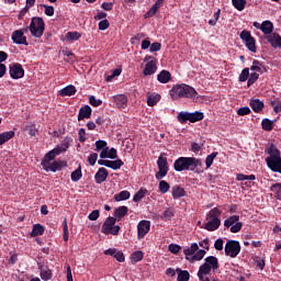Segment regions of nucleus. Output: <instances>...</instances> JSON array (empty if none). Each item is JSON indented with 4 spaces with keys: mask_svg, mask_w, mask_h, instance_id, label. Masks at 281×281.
I'll return each mask as SVG.
<instances>
[{
    "mask_svg": "<svg viewBox=\"0 0 281 281\" xmlns=\"http://www.w3.org/2000/svg\"><path fill=\"white\" fill-rule=\"evenodd\" d=\"M203 162L201 159L195 157H180L173 162V169L176 172H183L190 170L191 172L196 170V168H202Z\"/></svg>",
    "mask_w": 281,
    "mask_h": 281,
    "instance_id": "1",
    "label": "nucleus"
},
{
    "mask_svg": "<svg viewBox=\"0 0 281 281\" xmlns=\"http://www.w3.org/2000/svg\"><path fill=\"white\" fill-rule=\"evenodd\" d=\"M169 94L172 98V100H180V98H188V99L198 98L199 92H196V90L191 86L182 83V85L173 86L169 91Z\"/></svg>",
    "mask_w": 281,
    "mask_h": 281,
    "instance_id": "2",
    "label": "nucleus"
},
{
    "mask_svg": "<svg viewBox=\"0 0 281 281\" xmlns=\"http://www.w3.org/2000/svg\"><path fill=\"white\" fill-rule=\"evenodd\" d=\"M221 214H223V211L218 207L212 209L207 214H206V221L207 223L204 224V228L206 232H216L221 227Z\"/></svg>",
    "mask_w": 281,
    "mask_h": 281,
    "instance_id": "3",
    "label": "nucleus"
},
{
    "mask_svg": "<svg viewBox=\"0 0 281 281\" xmlns=\"http://www.w3.org/2000/svg\"><path fill=\"white\" fill-rule=\"evenodd\" d=\"M218 269V259L214 256H209L204 259V263L200 266L198 271V278H203V276H210V273Z\"/></svg>",
    "mask_w": 281,
    "mask_h": 281,
    "instance_id": "4",
    "label": "nucleus"
},
{
    "mask_svg": "<svg viewBox=\"0 0 281 281\" xmlns=\"http://www.w3.org/2000/svg\"><path fill=\"white\" fill-rule=\"evenodd\" d=\"M26 29L30 30L31 35L34 36V38H41L43 34H45V20H43V18L34 16Z\"/></svg>",
    "mask_w": 281,
    "mask_h": 281,
    "instance_id": "5",
    "label": "nucleus"
},
{
    "mask_svg": "<svg viewBox=\"0 0 281 281\" xmlns=\"http://www.w3.org/2000/svg\"><path fill=\"white\" fill-rule=\"evenodd\" d=\"M67 148H69V146H67L66 144H61L57 147H55L54 149L49 150L43 158L41 166H47L48 164H52V161H54L56 159V157H58V155H61V153H67Z\"/></svg>",
    "mask_w": 281,
    "mask_h": 281,
    "instance_id": "6",
    "label": "nucleus"
},
{
    "mask_svg": "<svg viewBox=\"0 0 281 281\" xmlns=\"http://www.w3.org/2000/svg\"><path fill=\"white\" fill-rule=\"evenodd\" d=\"M115 217H108L102 225L101 232L105 234V236L112 235L117 236L120 234V225H115Z\"/></svg>",
    "mask_w": 281,
    "mask_h": 281,
    "instance_id": "7",
    "label": "nucleus"
},
{
    "mask_svg": "<svg viewBox=\"0 0 281 281\" xmlns=\"http://www.w3.org/2000/svg\"><path fill=\"white\" fill-rule=\"evenodd\" d=\"M157 166L158 171L156 172V179L161 181V179L168 175V158L164 154H160L158 157Z\"/></svg>",
    "mask_w": 281,
    "mask_h": 281,
    "instance_id": "8",
    "label": "nucleus"
},
{
    "mask_svg": "<svg viewBox=\"0 0 281 281\" xmlns=\"http://www.w3.org/2000/svg\"><path fill=\"white\" fill-rule=\"evenodd\" d=\"M239 221L240 216L232 215L224 221V227H231L232 234H238L243 229V223Z\"/></svg>",
    "mask_w": 281,
    "mask_h": 281,
    "instance_id": "9",
    "label": "nucleus"
},
{
    "mask_svg": "<svg viewBox=\"0 0 281 281\" xmlns=\"http://www.w3.org/2000/svg\"><path fill=\"white\" fill-rule=\"evenodd\" d=\"M239 36L241 41L245 42L246 47L247 49H249V52H252V54H256V52H258V48L256 47V38L251 36V32L243 31Z\"/></svg>",
    "mask_w": 281,
    "mask_h": 281,
    "instance_id": "10",
    "label": "nucleus"
},
{
    "mask_svg": "<svg viewBox=\"0 0 281 281\" xmlns=\"http://www.w3.org/2000/svg\"><path fill=\"white\" fill-rule=\"evenodd\" d=\"M225 254L229 258H236L240 254V243L237 240H228L225 245Z\"/></svg>",
    "mask_w": 281,
    "mask_h": 281,
    "instance_id": "11",
    "label": "nucleus"
},
{
    "mask_svg": "<svg viewBox=\"0 0 281 281\" xmlns=\"http://www.w3.org/2000/svg\"><path fill=\"white\" fill-rule=\"evenodd\" d=\"M9 74L13 80H19L25 76V70L21 64L15 63L9 66Z\"/></svg>",
    "mask_w": 281,
    "mask_h": 281,
    "instance_id": "12",
    "label": "nucleus"
},
{
    "mask_svg": "<svg viewBox=\"0 0 281 281\" xmlns=\"http://www.w3.org/2000/svg\"><path fill=\"white\" fill-rule=\"evenodd\" d=\"M25 32H27V29L24 27L12 33L11 40L15 45H27V37L24 35Z\"/></svg>",
    "mask_w": 281,
    "mask_h": 281,
    "instance_id": "13",
    "label": "nucleus"
},
{
    "mask_svg": "<svg viewBox=\"0 0 281 281\" xmlns=\"http://www.w3.org/2000/svg\"><path fill=\"white\" fill-rule=\"evenodd\" d=\"M148 232H150V221H140L137 225V239L142 240Z\"/></svg>",
    "mask_w": 281,
    "mask_h": 281,
    "instance_id": "14",
    "label": "nucleus"
},
{
    "mask_svg": "<svg viewBox=\"0 0 281 281\" xmlns=\"http://www.w3.org/2000/svg\"><path fill=\"white\" fill-rule=\"evenodd\" d=\"M98 164L99 166H105V168H111L112 170H120V168L124 166V161H122V159H116V160L99 159Z\"/></svg>",
    "mask_w": 281,
    "mask_h": 281,
    "instance_id": "15",
    "label": "nucleus"
},
{
    "mask_svg": "<svg viewBox=\"0 0 281 281\" xmlns=\"http://www.w3.org/2000/svg\"><path fill=\"white\" fill-rule=\"evenodd\" d=\"M112 102H114L117 109H126L128 104V98L125 94H116L112 98Z\"/></svg>",
    "mask_w": 281,
    "mask_h": 281,
    "instance_id": "16",
    "label": "nucleus"
},
{
    "mask_svg": "<svg viewBox=\"0 0 281 281\" xmlns=\"http://www.w3.org/2000/svg\"><path fill=\"white\" fill-rule=\"evenodd\" d=\"M104 255L112 256V258H115V260H117V262H124V260H125L124 252H122V250H117L116 248H109V249L104 250Z\"/></svg>",
    "mask_w": 281,
    "mask_h": 281,
    "instance_id": "17",
    "label": "nucleus"
},
{
    "mask_svg": "<svg viewBox=\"0 0 281 281\" xmlns=\"http://www.w3.org/2000/svg\"><path fill=\"white\" fill-rule=\"evenodd\" d=\"M196 251H199V244H196V243L191 244L190 247L183 248V254L186 256V260L191 262L192 256H194V254H196Z\"/></svg>",
    "mask_w": 281,
    "mask_h": 281,
    "instance_id": "18",
    "label": "nucleus"
},
{
    "mask_svg": "<svg viewBox=\"0 0 281 281\" xmlns=\"http://www.w3.org/2000/svg\"><path fill=\"white\" fill-rule=\"evenodd\" d=\"M45 172H56L58 170H63V161L60 160H54L53 162H49L48 165H44L42 167Z\"/></svg>",
    "mask_w": 281,
    "mask_h": 281,
    "instance_id": "19",
    "label": "nucleus"
},
{
    "mask_svg": "<svg viewBox=\"0 0 281 281\" xmlns=\"http://www.w3.org/2000/svg\"><path fill=\"white\" fill-rule=\"evenodd\" d=\"M266 40L268 43L273 47L274 49L278 47H281V36L278 33H271L270 35L266 36Z\"/></svg>",
    "mask_w": 281,
    "mask_h": 281,
    "instance_id": "20",
    "label": "nucleus"
},
{
    "mask_svg": "<svg viewBox=\"0 0 281 281\" xmlns=\"http://www.w3.org/2000/svg\"><path fill=\"white\" fill-rule=\"evenodd\" d=\"M100 158L101 159H117V149H115L113 147L111 149H109V147H106L103 150H101Z\"/></svg>",
    "mask_w": 281,
    "mask_h": 281,
    "instance_id": "21",
    "label": "nucleus"
},
{
    "mask_svg": "<svg viewBox=\"0 0 281 281\" xmlns=\"http://www.w3.org/2000/svg\"><path fill=\"white\" fill-rule=\"evenodd\" d=\"M157 72V61L155 59L149 60L143 70L144 76H153Z\"/></svg>",
    "mask_w": 281,
    "mask_h": 281,
    "instance_id": "22",
    "label": "nucleus"
},
{
    "mask_svg": "<svg viewBox=\"0 0 281 281\" xmlns=\"http://www.w3.org/2000/svg\"><path fill=\"white\" fill-rule=\"evenodd\" d=\"M108 178H109V171L104 167L99 168L98 172L94 175L95 183H99V184L104 183V181H106Z\"/></svg>",
    "mask_w": 281,
    "mask_h": 281,
    "instance_id": "23",
    "label": "nucleus"
},
{
    "mask_svg": "<svg viewBox=\"0 0 281 281\" xmlns=\"http://www.w3.org/2000/svg\"><path fill=\"white\" fill-rule=\"evenodd\" d=\"M91 113H92L91 106L85 105L80 108L79 114H78V122H82V120L91 119Z\"/></svg>",
    "mask_w": 281,
    "mask_h": 281,
    "instance_id": "24",
    "label": "nucleus"
},
{
    "mask_svg": "<svg viewBox=\"0 0 281 281\" xmlns=\"http://www.w3.org/2000/svg\"><path fill=\"white\" fill-rule=\"evenodd\" d=\"M164 1L166 0H157L155 4L147 11L145 14V19H150L157 14V10L164 5Z\"/></svg>",
    "mask_w": 281,
    "mask_h": 281,
    "instance_id": "25",
    "label": "nucleus"
},
{
    "mask_svg": "<svg viewBox=\"0 0 281 281\" xmlns=\"http://www.w3.org/2000/svg\"><path fill=\"white\" fill-rule=\"evenodd\" d=\"M261 32L265 36L273 34V22L266 20L261 23Z\"/></svg>",
    "mask_w": 281,
    "mask_h": 281,
    "instance_id": "26",
    "label": "nucleus"
},
{
    "mask_svg": "<svg viewBox=\"0 0 281 281\" xmlns=\"http://www.w3.org/2000/svg\"><path fill=\"white\" fill-rule=\"evenodd\" d=\"M171 78H172V75H170V71L168 70H162L157 76V80L158 82H161V85H168Z\"/></svg>",
    "mask_w": 281,
    "mask_h": 281,
    "instance_id": "27",
    "label": "nucleus"
},
{
    "mask_svg": "<svg viewBox=\"0 0 281 281\" xmlns=\"http://www.w3.org/2000/svg\"><path fill=\"white\" fill-rule=\"evenodd\" d=\"M76 86L69 85L65 88H63L61 90H59V95H61V98L65 97H71V95H76Z\"/></svg>",
    "mask_w": 281,
    "mask_h": 281,
    "instance_id": "28",
    "label": "nucleus"
},
{
    "mask_svg": "<svg viewBox=\"0 0 281 281\" xmlns=\"http://www.w3.org/2000/svg\"><path fill=\"white\" fill-rule=\"evenodd\" d=\"M171 194H172V199H175V200L181 199L186 195V189H183L179 186H175L171 189Z\"/></svg>",
    "mask_w": 281,
    "mask_h": 281,
    "instance_id": "29",
    "label": "nucleus"
},
{
    "mask_svg": "<svg viewBox=\"0 0 281 281\" xmlns=\"http://www.w3.org/2000/svg\"><path fill=\"white\" fill-rule=\"evenodd\" d=\"M250 106L255 113H260L262 109H265V103L260 101L259 99H254L250 101Z\"/></svg>",
    "mask_w": 281,
    "mask_h": 281,
    "instance_id": "30",
    "label": "nucleus"
},
{
    "mask_svg": "<svg viewBox=\"0 0 281 281\" xmlns=\"http://www.w3.org/2000/svg\"><path fill=\"white\" fill-rule=\"evenodd\" d=\"M128 199H131V192L127 190H123L114 195V201H116V203H120V201H128Z\"/></svg>",
    "mask_w": 281,
    "mask_h": 281,
    "instance_id": "31",
    "label": "nucleus"
},
{
    "mask_svg": "<svg viewBox=\"0 0 281 281\" xmlns=\"http://www.w3.org/2000/svg\"><path fill=\"white\" fill-rule=\"evenodd\" d=\"M14 131H9L4 133H0V146H3L7 142H10L12 137H14Z\"/></svg>",
    "mask_w": 281,
    "mask_h": 281,
    "instance_id": "32",
    "label": "nucleus"
},
{
    "mask_svg": "<svg viewBox=\"0 0 281 281\" xmlns=\"http://www.w3.org/2000/svg\"><path fill=\"white\" fill-rule=\"evenodd\" d=\"M161 100V94L153 93L147 97L148 106H155Z\"/></svg>",
    "mask_w": 281,
    "mask_h": 281,
    "instance_id": "33",
    "label": "nucleus"
},
{
    "mask_svg": "<svg viewBox=\"0 0 281 281\" xmlns=\"http://www.w3.org/2000/svg\"><path fill=\"white\" fill-rule=\"evenodd\" d=\"M125 214H128V207L127 206H120L114 211V218H124Z\"/></svg>",
    "mask_w": 281,
    "mask_h": 281,
    "instance_id": "34",
    "label": "nucleus"
},
{
    "mask_svg": "<svg viewBox=\"0 0 281 281\" xmlns=\"http://www.w3.org/2000/svg\"><path fill=\"white\" fill-rule=\"evenodd\" d=\"M43 234H45V227H43V225H41V224L33 225L31 236H33V237L43 236Z\"/></svg>",
    "mask_w": 281,
    "mask_h": 281,
    "instance_id": "35",
    "label": "nucleus"
},
{
    "mask_svg": "<svg viewBox=\"0 0 281 281\" xmlns=\"http://www.w3.org/2000/svg\"><path fill=\"white\" fill-rule=\"evenodd\" d=\"M205 115L203 112L196 111V112H190V122L191 124H194L195 122H201Z\"/></svg>",
    "mask_w": 281,
    "mask_h": 281,
    "instance_id": "36",
    "label": "nucleus"
},
{
    "mask_svg": "<svg viewBox=\"0 0 281 281\" xmlns=\"http://www.w3.org/2000/svg\"><path fill=\"white\" fill-rule=\"evenodd\" d=\"M176 271L178 272V281H190V272L188 270L178 268Z\"/></svg>",
    "mask_w": 281,
    "mask_h": 281,
    "instance_id": "37",
    "label": "nucleus"
},
{
    "mask_svg": "<svg viewBox=\"0 0 281 281\" xmlns=\"http://www.w3.org/2000/svg\"><path fill=\"white\" fill-rule=\"evenodd\" d=\"M131 260L133 265H136V262H140V260H144V252L142 250L134 251L131 256Z\"/></svg>",
    "mask_w": 281,
    "mask_h": 281,
    "instance_id": "38",
    "label": "nucleus"
},
{
    "mask_svg": "<svg viewBox=\"0 0 281 281\" xmlns=\"http://www.w3.org/2000/svg\"><path fill=\"white\" fill-rule=\"evenodd\" d=\"M158 190L161 192V194H166L170 191V183H168L166 180H160L158 184Z\"/></svg>",
    "mask_w": 281,
    "mask_h": 281,
    "instance_id": "39",
    "label": "nucleus"
},
{
    "mask_svg": "<svg viewBox=\"0 0 281 281\" xmlns=\"http://www.w3.org/2000/svg\"><path fill=\"white\" fill-rule=\"evenodd\" d=\"M205 249L196 250L195 254L191 257V262H199L202 258H205Z\"/></svg>",
    "mask_w": 281,
    "mask_h": 281,
    "instance_id": "40",
    "label": "nucleus"
},
{
    "mask_svg": "<svg viewBox=\"0 0 281 281\" xmlns=\"http://www.w3.org/2000/svg\"><path fill=\"white\" fill-rule=\"evenodd\" d=\"M70 177L74 183H77L79 179H82V167L79 166L75 171L71 172Z\"/></svg>",
    "mask_w": 281,
    "mask_h": 281,
    "instance_id": "41",
    "label": "nucleus"
},
{
    "mask_svg": "<svg viewBox=\"0 0 281 281\" xmlns=\"http://www.w3.org/2000/svg\"><path fill=\"white\" fill-rule=\"evenodd\" d=\"M232 3L236 10L243 12V10H245V5H247V0H232Z\"/></svg>",
    "mask_w": 281,
    "mask_h": 281,
    "instance_id": "42",
    "label": "nucleus"
},
{
    "mask_svg": "<svg viewBox=\"0 0 281 281\" xmlns=\"http://www.w3.org/2000/svg\"><path fill=\"white\" fill-rule=\"evenodd\" d=\"M146 192H148L146 189L138 190L133 196L134 203H139V201L146 196Z\"/></svg>",
    "mask_w": 281,
    "mask_h": 281,
    "instance_id": "43",
    "label": "nucleus"
},
{
    "mask_svg": "<svg viewBox=\"0 0 281 281\" xmlns=\"http://www.w3.org/2000/svg\"><path fill=\"white\" fill-rule=\"evenodd\" d=\"M177 119L180 124H186V122H190V112H180Z\"/></svg>",
    "mask_w": 281,
    "mask_h": 281,
    "instance_id": "44",
    "label": "nucleus"
},
{
    "mask_svg": "<svg viewBox=\"0 0 281 281\" xmlns=\"http://www.w3.org/2000/svg\"><path fill=\"white\" fill-rule=\"evenodd\" d=\"M261 126H262L263 131H273V121H271L269 119H263L261 121Z\"/></svg>",
    "mask_w": 281,
    "mask_h": 281,
    "instance_id": "45",
    "label": "nucleus"
},
{
    "mask_svg": "<svg viewBox=\"0 0 281 281\" xmlns=\"http://www.w3.org/2000/svg\"><path fill=\"white\" fill-rule=\"evenodd\" d=\"M250 70L255 74H260L262 71V64L259 60H254Z\"/></svg>",
    "mask_w": 281,
    "mask_h": 281,
    "instance_id": "46",
    "label": "nucleus"
},
{
    "mask_svg": "<svg viewBox=\"0 0 281 281\" xmlns=\"http://www.w3.org/2000/svg\"><path fill=\"white\" fill-rule=\"evenodd\" d=\"M40 276L44 281L52 280L53 278L52 270L49 269H42Z\"/></svg>",
    "mask_w": 281,
    "mask_h": 281,
    "instance_id": "47",
    "label": "nucleus"
},
{
    "mask_svg": "<svg viewBox=\"0 0 281 281\" xmlns=\"http://www.w3.org/2000/svg\"><path fill=\"white\" fill-rule=\"evenodd\" d=\"M218 153L214 151L211 155H209L205 159V166L206 168H211L212 164H214V159H216Z\"/></svg>",
    "mask_w": 281,
    "mask_h": 281,
    "instance_id": "48",
    "label": "nucleus"
},
{
    "mask_svg": "<svg viewBox=\"0 0 281 281\" xmlns=\"http://www.w3.org/2000/svg\"><path fill=\"white\" fill-rule=\"evenodd\" d=\"M271 192H274L277 194V199L281 201V183H274L270 188Z\"/></svg>",
    "mask_w": 281,
    "mask_h": 281,
    "instance_id": "49",
    "label": "nucleus"
},
{
    "mask_svg": "<svg viewBox=\"0 0 281 281\" xmlns=\"http://www.w3.org/2000/svg\"><path fill=\"white\" fill-rule=\"evenodd\" d=\"M249 80V68H244L239 75V82H247Z\"/></svg>",
    "mask_w": 281,
    "mask_h": 281,
    "instance_id": "50",
    "label": "nucleus"
},
{
    "mask_svg": "<svg viewBox=\"0 0 281 281\" xmlns=\"http://www.w3.org/2000/svg\"><path fill=\"white\" fill-rule=\"evenodd\" d=\"M81 36L82 35L80 33H78V32H68L66 34V38L68 41H79V38H81Z\"/></svg>",
    "mask_w": 281,
    "mask_h": 281,
    "instance_id": "51",
    "label": "nucleus"
},
{
    "mask_svg": "<svg viewBox=\"0 0 281 281\" xmlns=\"http://www.w3.org/2000/svg\"><path fill=\"white\" fill-rule=\"evenodd\" d=\"M24 131H26L31 137H36V133H38V130L34 125H26Z\"/></svg>",
    "mask_w": 281,
    "mask_h": 281,
    "instance_id": "52",
    "label": "nucleus"
},
{
    "mask_svg": "<svg viewBox=\"0 0 281 281\" xmlns=\"http://www.w3.org/2000/svg\"><path fill=\"white\" fill-rule=\"evenodd\" d=\"M247 87H251L260 78V75L258 72H251L250 76H248Z\"/></svg>",
    "mask_w": 281,
    "mask_h": 281,
    "instance_id": "53",
    "label": "nucleus"
},
{
    "mask_svg": "<svg viewBox=\"0 0 281 281\" xmlns=\"http://www.w3.org/2000/svg\"><path fill=\"white\" fill-rule=\"evenodd\" d=\"M214 19L209 21V25H211L212 27H214V25H216L218 19H221V9H218L215 13H214Z\"/></svg>",
    "mask_w": 281,
    "mask_h": 281,
    "instance_id": "54",
    "label": "nucleus"
},
{
    "mask_svg": "<svg viewBox=\"0 0 281 281\" xmlns=\"http://www.w3.org/2000/svg\"><path fill=\"white\" fill-rule=\"evenodd\" d=\"M89 103L91 104V106H101L102 100L97 99L95 95H91L89 97Z\"/></svg>",
    "mask_w": 281,
    "mask_h": 281,
    "instance_id": "55",
    "label": "nucleus"
},
{
    "mask_svg": "<svg viewBox=\"0 0 281 281\" xmlns=\"http://www.w3.org/2000/svg\"><path fill=\"white\" fill-rule=\"evenodd\" d=\"M41 8L45 9L46 16H54V7L47 4H41Z\"/></svg>",
    "mask_w": 281,
    "mask_h": 281,
    "instance_id": "56",
    "label": "nucleus"
},
{
    "mask_svg": "<svg viewBox=\"0 0 281 281\" xmlns=\"http://www.w3.org/2000/svg\"><path fill=\"white\" fill-rule=\"evenodd\" d=\"M63 227H64V240L67 243L69 240V226L67 225V220L63 222Z\"/></svg>",
    "mask_w": 281,
    "mask_h": 281,
    "instance_id": "57",
    "label": "nucleus"
},
{
    "mask_svg": "<svg viewBox=\"0 0 281 281\" xmlns=\"http://www.w3.org/2000/svg\"><path fill=\"white\" fill-rule=\"evenodd\" d=\"M175 216V213L172 212V210L168 209L162 213V221H170V218H172Z\"/></svg>",
    "mask_w": 281,
    "mask_h": 281,
    "instance_id": "58",
    "label": "nucleus"
},
{
    "mask_svg": "<svg viewBox=\"0 0 281 281\" xmlns=\"http://www.w3.org/2000/svg\"><path fill=\"white\" fill-rule=\"evenodd\" d=\"M251 113V109L249 106H243L237 110V115H249Z\"/></svg>",
    "mask_w": 281,
    "mask_h": 281,
    "instance_id": "59",
    "label": "nucleus"
},
{
    "mask_svg": "<svg viewBox=\"0 0 281 281\" xmlns=\"http://www.w3.org/2000/svg\"><path fill=\"white\" fill-rule=\"evenodd\" d=\"M168 249L171 254H179L181 251V246L177 244H170Z\"/></svg>",
    "mask_w": 281,
    "mask_h": 281,
    "instance_id": "60",
    "label": "nucleus"
},
{
    "mask_svg": "<svg viewBox=\"0 0 281 281\" xmlns=\"http://www.w3.org/2000/svg\"><path fill=\"white\" fill-rule=\"evenodd\" d=\"M97 161H98V154L97 153H92L88 156V164L90 166H93Z\"/></svg>",
    "mask_w": 281,
    "mask_h": 281,
    "instance_id": "61",
    "label": "nucleus"
},
{
    "mask_svg": "<svg viewBox=\"0 0 281 281\" xmlns=\"http://www.w3.org/2000/svg\"><path fill=\"white\" fill-rule=\"evenodd\" d=\"M104 148H106V142L105 140H97L95 142V150H103Z\"/></svg>",
    "mask_w": 281,
    "mask_h": 281,
    "instance_id": "62",
    "label": "nucleus"
},
{
    "mask_svg": "<svg viewBox=\"0 0 281 281\" xmlns=\"http://www.w3.org/2000/svg\"><path fill=\"white\" fill-rule=\"evenodd\" d=\"M109 20H102L99 22V30H101V32H104V30H109Z\"/></svg>",
    "mask_w": 281,
    "mask_h": 281,
    "instance_id": "63",
    "label": "nucleus"
},
{
    "mask_svg": "<svg viewBox=\"0 0 281 281\" xmlns=\"http://www.w3.org/2000/svg\"><path fill=\"white\" fill-rule=\"evenodd\" d=\"M271 104L274 113H281V101H272Z\"/></svg>",
    "mask_w": 281,
    "mask_h": 281,
    "instance_id": "64",
    "label": "nucleus"
}]
</instances>
